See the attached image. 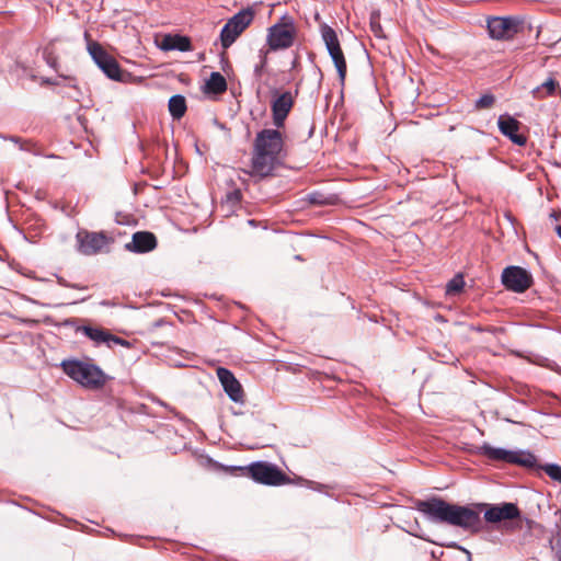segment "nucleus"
Here are the masks:
<instances>
[{
  "label": "nucleus",
  "instance_id": "1",
  "mask_svg": "<svg viewBox=\"0 0 561 561\" xmlns=\"http://www.w3.org/2000/svg\"><path fill=\"white\" fill-rule=\"evenodd\" d=\"M278 129L265 128L256 134L252 152L254 174L267 176L282 164L286 152L284 136Z\"/></svg>",
  "mask_w": 561,
  "mask_h": 561
},
{
  "label": "nucleus",
  "instance_id": "2",
  "mask_svg": "<svg viewBox=\"0 0 561 561\" xmlns=\"http://www.w3.org/2000/svg\"><path fill=\"white\" fill-rule=\"evenodd\" d=\"M416 510L436 523L448 524L463 530H477L480 526V514L468 506L450 504L440 499L417 501Z\"/></svg>",
  "mask_w": 561,
  "mask_h": 561
},
{
  "label": "nucleus",
  "instance_id": "3",
  "mask_svg": "<svg viewBox=\"0 0 561 561\" xmlns=\"http://www.w3.org/2000/svg\"><path fill=\"white\" fill-rule=\"evenodd\" d=\"M60 366L69 378L87 389L95 390L105 385V374L92 362L66 359Z\"/></svg>",
  "mask_w": 561,
  "mask_h": 561
},
{
  "label": "nucleus",
  "instance_id": "4",
  "mask_svg": "<svg viewBox=\"0 0 561 561\" xmlns=\"http://www.w3.org/2000/svg\"><path fill=\"white\" fill-rule=\"evenodd\" d=\"M478 453L492 461H503L527 468L536 465V457L524 450H508L500 447H493L485 443L478 448Z\"/></svg>",
  "mask_w": 561,
  "mask_h": 561
},
{
  "label": "nucleus",
  "instance_id": "5",
  "mask_svg": "<svg viewBox=\"0 0 561 561\" xmlns=\"http://www.w3.org/2000/svg\"><path fill=\"white\" fill-rule=\"evenodd\" d=\"M295 36L296 27L293 21L284 16L268 28L266 41L272 50L286 49L293 45Z\"/></svg>",
  "mask_w": 561,
  "mask_h": 561
},
{
  "label": "nucleus",
  "instance_id": "6",
  "mask_svg": "<svg viewBox=\"0 0 561 561\" xmlns=\"http://www.w3.org/2000/svg\"><path fill=\"white\" fill-rule=\"evenodd\" d=\"M253 21V12L241 10L224 25L220 32V42L224 48L230 47Z\"/></svg>",
  "mask_w": 561,
  "mask_h": 561
},
{
  "label": "nucleus",
  "instance_id": "7",
  "mask_svg": "<svg viewBox=\"0 0 561 561\" xmlns=\"http://www.w3.org/2000/svg\"><path fill=\"white\" fill-rule=\"evenodd\" d=\"M87 48L94 62L110 79L122 80L123 73L118 62L99 43L89 41Z\"/></svg>",
  "mask_w": 561,
  "mask_h": 561
},
{
  "label": "nucleus",
  "instance_id": "8",
  "mask_svg": "<svg viewBox=\"0 0 561 561\" xmlns=\"http://www.w3.org/2000/svg\"><path fill=\"white\" fill-rule=\"evenodd\" d=\"M321 36L337 70L340 81L343 83L346 76V61L340 46L337 34L332 27L323 25L321 27Z\"/></svg>",
  "mask_w": 561,
  "mask_h": 561
},
{
  "label": "nucleus",
  "instance_id": "9",
  "mask_svg": "<svg viewBox=\"0 0 561 561\" xmlns=\"http://www.w3.org/2000/svg\"><path fill=\"white\" fill-rule=\"evenodd\" d=\"M250 477L263 484L279 485L286 482L285 474L275 466L268 462H254L247 467Z\"/></svg>",
  "mask_w": 561,
  "mask_h": 561
},
{
  "label": "nucleus",
  "instance_id": "10",
  "mask_svg": "<svg viewBox=\"0 0 561 561\" xmlns=\"http://www.w3.org/2000/svg\"><path fill=\"white\" fill-rule=\"evenodd\" d=\"M295 103V95L290 91H273L271 101L273 125L282 128Z\"/></svg>",
  "mask_w": 561,
  "mask_h": 561
},
{
  "label": "nucleus",
  "instance_id": "11",
  "mask_svg": "<svg viewBox=\"0 0 561 561\" xmlns=\"http://www.w3.org/2000/svg\"><path fill=\"white\" fill-rule=\"evenodd\" d=\"M79 251L84 255H94L104 251L111 242V238L104 232H89L81 230L77 233Z\"/></svg>",
  "mask_w": 561,
  "mask_h": 561
},
{
  "label": "nucleus",
  "instance_id": "12",
  "mask_svg": "<svg viewBox=\"0 0 561 561\" xmlns=\"http://www.w3.org/2000/svg\"><path fill=\"white\" fill-rule=\"evenodd\" d=\"M503 285L513 291L523 293L531 285V275L519 266H508L502 273Z\"/></svg>",
  "mask_w": 561,
  "mask_h": 561
},
{
  "label": "nucleus",
  "instance_id": "13",
  "mask_svg": "<svg viewBox=\"0 0 561 561\" xmlns=\"http://www.w3.org/2000/svg\"><path fill=\"white\" fill-rule=\"evenodd\" d=\"M520 28V22L515 18H492L488 21L490 35L496 39L513 37Z\"/></svg>",
  "mask_w": 561,
  "mask_h": 561
},
{
  "label": "nucleus",
  "instance_id": "14",
  "mask_svg": "<svg viewBox=\"0 0 561 561\" xmlns=\"http://www.w3.org/2000/svg\"><path fill=\"white\" fill-rule=\"evenodd\" d=\"M217 377L222 385L224 390L232 401L243 402L244 394L241 383L236 379L230 370L219 367L217 369Z\"/></svg>",
  "mask_w": 561,
  "mask_h": 561
},
{
  "label": "nucleus",
  "instance_id": "15",
  "mask_svg": "<svg viewBox=\"0 0 561 561\" xmlns=\"http://www.w3.org/2000/svg\"><path fill=\"white\" fill-rule=\"evenodd\" d=\"M519 516L518 507L513 503H503L489 507L484 513V518L489 523H499L511 520Z\"/></svg>",
  "mask_w": 561,
  "mask_h": 561
},
{
  "label": "nucleus",
  "instance_id": "16",
  "mask_svg": "<svg viewBox=\"0 0 561 561\" xmlns=\"http://www.w3.org/2000/svg\"><path fill=\"white\" fill-rule=\"evenodd\" d=\"M501 133L508 137L514 144L523 146L526 144V137L518 134L519 122L510 115H501L497 121Z\"/></svg>",
  "mask_w": 561,
  "mask_h": 561
},
{
  "label": "nucleus",
  "instance_id": "17",
  "mask_svg": "<svg viewBox=\"0 0 561 561\" xmlns=\"http://www.w3.org/2000/svg\"><path fill=\"white\" fill-rule=\"evenodd\" d=\"M157 46L164 51L180 50L187 51L191 49V41L186 36L165 34L161 38L156 39Z\"/></svg>",
  "mask_w": 561,
  "mask_h": 561
},
{
  "label": "nucleus",
  "instance_id": "18",
  "mask_svg": "<svg viewBox=\"0 0 561 561\" xmlns=\"http://www.w3.org/2000/svg\"><path fill=\"white\" fill-rule=\"evenodd\" d=\"M156 248V238L150 232H136L131 242L126 244V249L133 252L144 253Z\"/></svg>",
  "mask_w": 561,
  "mask_h": 561
},
{
  "label": "nucleus",
  "instance_id": "19",
  "mask_svg": "<svg viewBox=\"0 0 561 561\" xmlns=\"http://www.w3.org/2000/svg\"><path fill=\"white\" fill-rule=\"evenodd\" d=\"M80 331L94 342L95 345L106 344L111 347L112 333L99 327L84 325Z\"/></svg>",
  "mask_w": 561,
  "mask_h": 561
},
{
  "label": "nucleus",
  "instance_id": "20",
  "mask_svg": "<svg viewBox=\"0 0 561 561\" xmlns=\"http://www.w3.org/2000/svg\"><path fill=\"white\" fill-rule=\"evenodd\" d=\"M557 92H560L558 81L553 78H548L542 84L533 89L531 94L534 99L542 100L554 95Z\"/></svg>",
  "mask_w": 561,
  "mask_h": 561
},
{
  "label": "nucleus",
  "instance_id": "21",
  "mask_svg": "<svg viewBox=\"0 0 561 561\" xmlns=\"http://www.w3.org/2000/svg\"><path fill=\"white\" fill-rule=\"evenodd\" d=\"M169 111L173 118L180 119L186 112V102L182 95H173L169 100Z\"/></svg>",
  "mask_w": 561,
  "mask_h": 561
},
{
  "label": "nucleus",
  "instance_id": "22",
  "mask_svg": "<svg viewBox=\"0 0 561 561\" xmlns=\"http://www.w3.org/2000/svg\"><path fill=\"white\" fill-rule=\"evenodd\" d=\"M208 91L214 93H222L227 89L226 79L219 72H213L206 82Z\"/></svg>",
  "mask_w": 561,
  "mask_h": 561
},
{
  "label": "nucleus",
  "instance_id": "23",
  "mask_svg": "<svg viewBox=\"0 0 561 561\" xmlns=\"http://www.w3.org/2000/svg\"><path fill=\"white\" fill-rule=\"evenodd\" d=\"M465 286V280L461 275H456L453 279H450L446 285V294L447 295H456L462 290Z\"/></svg>",
  "mask_w": 561,
  "mask_h": 561
},
{
  "label": "nucleus",
  "instance_id": "24",
  "mask_svg": "<svg viewBox=\"0 0 561 561\" xmlns=\"http://www.w3.org/2000/svg\"><path fill=\"white\" fill-rule=\"evenodd\" d=\"M542 470L554 481L561 482V467L554 463L545 465Z\"/></svg>",
  "mask_w": 561,
  "mask_h": 561
},
{
  "label": "nucleus",
  "instance_id": "25",
  "mask_svg": "<svg viewBox=\"0 0 561 561\" xmlns=\"http://www.w3.org/2000/svg\"><path fill=\"white\" fill-rule=\"evenodd\" d=\"M494 103V96L491 94H484L481 98H479L476 102V106L478 108H489Z\"/></svg>",
  "mask_w": 561,
  "mask_h": 561
},
{
  "label": "nucleus",
  "instance_id": "26",
  "mask_svg": "<svg viewBox=\"0 0 561 561\" xmlns=\"http://www.w3.org/2000/svg\"><path fill=\"white\" fill-rule=\"evenodd\" d=\"M552 548L556 551L558 561H561V530L558 531L553 540L551 541Z\"/></svg>",
  "mask_w": 561,
  "mask_h": 561
},
{
  "label": "nucleus",
  "instance_id": "27",
  "mask_svg": "<svg viewBox=\"0 0 561 561\" xmlns=\"http://www.w3.org/2000/svg\"><path fill=\"white\" fill-rule=\"evenodd\" d=\"M112 344H118V345H122L124 347H130V343L124 339H121L114 334H112V339H111V345Z\"/></svg>",
  "mask_w": 561,
  "mask_h": 561
},
{
  "label": "nucleus",
  "instance_id": "28",
  "mask_svg": "<svg viewBox=\"0 0 561 561\" xmlns=\"http://www.w3.org/2000/svg\"><path fill=\"white\" fill-rule=\"evenodd\" d=\"M556 231H557L559 238L561 239V226H557Z\"/></svg>",
  "mask_w": 561,
  "mask_h": 561
},
{
  "label": "nucleus",
  "instance_id": "29",
  "mask_svg": "<svg viewBox=\"0 0 561 561\" xmlns=\"http://www.w3.org/2000/svg\"><path fill=\"white\" fill-rule=\"evenodd\" d=\"M262 64H264V61H262ZM263 67V65H261L260 67H255V72H259L261 70V68Z\"/></svg>",
  "mask_w": 561,
  "mask_h": 561
}]
</instances>
